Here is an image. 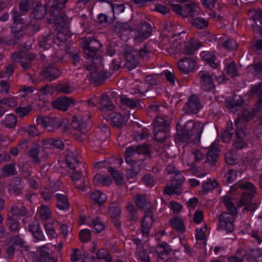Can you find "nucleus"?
<instances>
[{"instance_id": "43", "label": "nucleus", "mask_w": 262, "mask_h": 262, "mask_svg": "<svg viewBox=\"0 0 262 262\" xmlns=\"http://www.w3.org/2000/svg\"><path fill=\"white\" fill-rule=\"evenodd\" d=\"M90 226L93 228L94 231L99 233L104 229V225L99 218L95 217L92 220Z\"/></svg>"}, {"instance_id": "53", "label": "nucleus", "mask_w": 262, "mask_h": 262, "mask_svg": "<svg viewBox=\"0 0 262 262\" xmlns=\"http://www.w3.org/2000/svg\"><path fill=\"white\" fill-rule=\"evenodd\" d=\"M97 257L98 259H104L106 262H112L113 258L107 250L101 249L97 253Z\"/></svg>"}, {"instance_id": "16", "label": "nucleus", "mask_w": 262, "mask_h": 262, "mask_svg": "<svg viewBox=\"0 0 262 262\" xmlns=\"http://www.w3.org/2000/svg\"><path fill=\"white\" fill-rule=\"evenodd\" d=\"M71 129L81 134H85L88 131L87 123L80 116L74 117L71 123Z\"/></svg>"}, {"instance_id": "36", "label": "nucleus", "mask_w": 262, "mask_h": 262, "mask_svg": "<svg viewBox=\"0 0 262 262\" xmlns=\"http://www.w3.org/2000/svg\"><path fill=\"white\" fill-rule=\"evenodd\" d=\"M135 201L139 208L141 209L146 208V210L151 209V204L147 202L145 195L138 194L135 198Z\"/></svg>"}, {"instance_id": "9", "label": "nucleus", "mask_w": 262, "mask_h": 262, "mask_svg": "<svg viewBox=\"0 0 262 262\" xmlns=\"http://www.w3.org/2000/svg\"><path fill=\"white\" fill-rule=\"evenodd\" d=\"M124 54L126 58L125 67L129 70L135 69L139 63L137 52L129 48L126 50Z\"/></svg>"}, {"instance_id": "26", "label": "nucleus", "mask_w": 262, "mask_h": 262, "mask_svg": "<svg viewBox=\"0 0 262 262\" xmlns=\"http://www.w3.org/2000/svg\"><path fill=\"white\" fill-rule=\"evenodd\" d=\"M66 161L67 165L71 169H74L78 163V160L73 151L67 150L66 152Z\"/></svg>"}, {"instance_id": "7", "label": "nucleus", "mask_w": 262, "mask_h": 262, "mask_svg": "<svg viewBox=\"0 0 262 262\" xmlns=\"http://www.w3.org/2000/svg\"><path fill=\"white\" fill-rule=\"evenodd\" d=\"M247 14L249 18L254 21V23L251 25V27L254 32L262 34V10L256 11L249 9Z\"/></svg>"}, {"instance_id": "2", "label": "nucleus", "mask_w": 262, "mask_h": 262, "mask_svg": "<svg viewBox=\"0 0 262 262\" xmlns=\"http://www.w3.org/2000/svg\"><path fill=\"white\" fill-rule=\"evenodd\" d=\"M167 172L171 175V184L167 185L164 192L169 195L179 194L181 193L180 188L184 180L183 176L173 164H169L166 167Z\"/></svg>"}, {"instance_id": "47", "label": "nucleus", "mask_w": 262, "mask_h": 262, "mask_svg": "<svg viewBox=\"0 0 262 262\" xmlns=\"http://www.w3.org/2000/svg\"><path fill=\"white\" fill-rule=\"evenodd\" d=\"M10 211L12 213L13 215L16 216H22L24 215L27 213V210L26 208L20 204L15 205L13 206L11 209Z\"/></svg>"}, {"instance_id": "25", "label": "nucleus", "mask_w": 262, "mask_h": 262, "mask_svg": "<svg viewBox=\"0 0 262 262\" xmlns=\"http://www.w3.org/2000/svg\"><path fill=\"white\" fill-rule=\"evenodd\" d=\"M121 103L131 109L140 108L141 106L138 100L130 99L125 95L119 96Z\"/></svg>"}, {"instance_id": "49", "label": "nucleus", "mask_w": 262, "mask_h": 262, "mask_svg": "<svg viewBox=\"0 0 262 262\" xmlns=\"http://www.w3.org/2000/svg\"><path fill=\"white\" fill-rule=\"evenodd\" d=\"M219 149L217 147H212L207 153V160L211 163H215L218 156Z\"/></svg>"}, {"instance_id": "27", "label": "nucleus", "mask_w": 262, "mask_h": 262, "mask_svg": "<svg viewBox=\"0 0 262 262\" xmlns=\"http://www.w3.org/2000/svg\"><path fill=\"white\" fill-rule=\"evenodd\" d=\"M201 56L212 69L217 68L218 62L216 61L214 55L212 53L208 51H203L201 53Z\"/></svg>"}, {"instance_id": "45", "label": "nucleus", "mask_w": 262, "mask_h": 262, "mask_svg": "<svg viewBox=\"0 0 262 262\" xmlns=\"http://www.w3.org/2000/svg\"><path fill=\"white\" fill-rule=\"evenodd\" d=\"M94 181L97 184L102 185H108L112 183L111 179L105 175L96 174L94 177Z\"/></svg>"}, {"instance_id": "11", "label": "nucleus", "mask_w": 262, "mask_h": 262, "mask_svg": "<svg viewBox=\"0 0 262 262\" xmlns=\"http://www.w3.org/2000/svg\"><path fill=\"white\" fill-rule=\"evenodd\" d=\"M71 177L77 189L82 191L86 190L88 181L86 177L82 175L81 171H74L71 173Z\"/></svg>"}, {"instance_id": "8", "label": "nucleus", "mask_w": 262, "mask_h": 262, "mask_svg": "<svg viewBox=\"0 0 262 262\" xmlns=\"http://www.w3.org/2000/svg\"><path fill=\"white\" fill-rule=\"evenodd\" d=\"M256 193L255 185L247 181V211H254L257 207V204L253 199Z\"/></svg>"}, {"instance_id": "29", "label": "nucleus", "mask_w": 262, "mask_h": 262, "mask_svg": "<svg viewBox=\"0 0 262 262\" xmlns=\"http://www.w3.org/2000/svg\"><path fill=\"white\" fill-rule=\"evenodd\" d=\"M100 105V110L103 112L112 111L114 108V105L110 101L108 96L105 94H102Z\"/></svg>"}, {"instance_id": "37", "label": "nucleus", "mask_w": 262, "mask_h": 262, "mask_svg": "<svg viewBox=\"0 0 262 262\" xmlns=\"http://www.w3.org/2000/svg\"><path fill=\"white\" fill-rule=\"evenodd\" d=\"M57 223V221L56 220H53L44 225L46 233L52 238H55L57 236L55 229Z\"/></svg>"}, {"instance_id": "63", "label": "nucleus", "mask_w": 262, "mask_h": 262, "mask_svg": "<svg viewBox=\"0 0 262 262\" xmlns=\"http://www.w3.org/2000/svg\"><path fill=\"white\" fill-rule=\"evenodd\" d=\"M109 212L112 217H116L120 215L121 211L117 204L112 203L109 207Z\"/></svg>"}, {"instance_id": "56", "label": "nucleus", "mask_w": 262, "mask_h": 262, "mask_svg": "<svg viewBox=\"0 0 262 262\" xmlns=\"http://www.w3.org/2000/svg\"><path fill=\"white\" fill-rule=\"evenodd\" d=\"M39 149L38 147H34L28 151V155L35 163H39L40 159L38 157Z\"/></svg>"}, {"instance_id": "52", "label": "nucleus", "mask_w": 262, "mask_h": 262, "mask_svg": "<svg viewBox=\"0 0 262 262\" xmlns=\"http://www.w3.org/2000/svg\"><path fill=\"white\" fill-rule=\"evenodd\" d=\"M218 185V183L214 180L209 179L206 182H204L203 185V190L205 192L214 190Z\"/></svg>"}, {"instance_id": "3", "label": "nucleus", "mask_w": 262, "mask_h": 262, "mask_svg": "<svg viewBox=\"0 0 262 262\" xmlns=\"http://www.w3.org/2000/svg\"><path fill=\"white\" fill-rule=\"evenodd\" d=\"M235 124L236 127L235 135L236 140L234 143V146L237 148L241 149L245 146L246 137V116L244 114V111L235 121Z\"/></svg>"}, {"instance_id": "15", "label": "nucleus", "mask_w": 262, "mask_h": 262, "mask_svg": "<svg viewBox=\"0 0 262 262\" xmlns=\"http://www.w3.org/2000/svg\"><path fill=\"white\" fill-rule=\"evenodd\" d=\"M154 222L151 209L146 210L142 222L141 232L143 236H147Z\"/></svg>"}, {"instance_id": "33", "label": "nucleus", "mask_w": 262, "mask_h": 262, "mask_svg": "<svg viewBox=\"0 0 262 262\" xmlns=\"http://www.w3.org/2000/svg\"><path fill=\"white\" fill-rule=\"evenodd\" d=\"M138 154L136 146H130L126 148L125 151V161L127 163L133 166L135 161L132 159V157Z\"/></svg>"}, {"instance_id": "17", "label": "nucleus", "mask_w": 262, "mask_h": 262, "mask_svg": "<svg viewBox=\"0 0 262 262\" xmlns=\"http://www.w3.org/2000/svg\"><path fill=\"white\" fill-rule=\"evenodd\" d=\"M244 102V99L238 95H235L233 97H229L225 99L226 106L233 112L238 110Z\"/></svg>"}, {"instance_id": "42", "label": "nucleus", "mask_w": 262, "mask_h": 262, "mask_svg": "<svg viewBox=\"0 0 262 262\" xmlns=\"http://www.w3.org/2000/svg\"><path fill=\"white\" fill-rule=\"evenodd\" d=\"M170 224L179 232L183 233L185 231L184 223L182 219L179 217H174L170 220Z\"/></svg>"}, {"instance_id": "44", "label": "nucleus", "mask_w": 262, "mask_h": 262, "mask_svg": "<svg viewBox=\"0 0 262 262\" xmlns=\"http://www.w3.org/2000/svg\"><path fill=\"white\" fill-rule=\"evenodd\" d=\"M246 255V251L241 248L237 249L236 254L229 258V262H244L243 258Z\"/></svg>"}, {"instance_id": "62", "label": "nucleus", "mask_w": 262, "mask_h": 262, "mask_svg": "<svg viewBox=\"0 0 262 262\" xmlns=\"http://www.w3.org/2000/svg\"><path fill=\"white\" fill-rule=\"evenodd\" d=\"M8 225L11 231L16 232L19 229V223L18 221L13 217H8Z\"/></svg>"}, {"instance_id": "59", "label": "nucleus", "mask_w": 262, "mask_h": 262, "mask_svg": "<svg viewBox=\"0 0 262 262\" xmlns=\"http://www.w3.org/2000/svg\"><path fill=\"white\" fill-rule=\"evenodd\" d=\"M31 111L30 106L24 107H18L15 109L16 114L20 117H24L27 116Z\"/></svg>"}, {"instance_id": "39", "label": "nucleus", "mask_w": 262, "mask_h": 262, "mask_svg": "<svg viewBox=\"0 0 262 262\" xmlns=\"http://www.w3.org/2000/svg\"><path fill=\"white\" fill-rule=\"evenodd\" d=\"M190 23L191 25L198 29H203L208 27V22L204 18L201 17H197L192 18Z\"/></svg>"}, {"instance_id": "4", "label": "nucleus", "mask_w": 262, "mask_h": 262, "mask_svg": "<svg viewBox=\"0 0 262 262\" xmlns=\"http://www.w3.org/2000/svg\"><path fill=\"white\" fill-rule=\"evenodd\" d=\"M236 215L224 212L219 216L218 229L225 231L227 233L232 232L234 229V222Z\"/></svg>"}, {"instance_id": "57", "label": "nucleus", "mask_w": 262, "mask_h": 262, "mask_svg": "<svg viewBox=\"0 0 262 262\" xmlns=\"http://www.w3.org/2000/svg\"><path fill=\"white\" fill-rule=\"evenodd\" d=\"M108 170L117 183L120 184L122 182L123 176L119 171L115 170L114 168L112 167H109Z\"/></svg>"}, {"instance_id": "61", "label": "nucleus", "mask_w": 262, "mask_h": 262, "mask_svg": "<svg viewBox=\"0 0 262 262\" xmlns=\"http://www.w3.org/2000/svg\"><path fill=\"white\" fill-rule=\"evenodd\" d=\"M12 15V20L14 24H24V20L21 16L23 13L20 14L19 12L16 10H13L11 12Z\"/></svg>"}, {"instance_id": "12", "label": "nucleus", "mask_w": 262, "mask_h": 262, "mask_svg": "<svg viewBox=\"0 0 262 262\" xmlns=\"http://www.w3.org/2000/svg\"><path fill=\"white\" fill-rule=\"evenodd\" d=\"M151 27L147 23H141L135 36V39L139 42H142L148 38L151 35Z\"/></svg>"}, {"instance_id": "55", "label": "nucleus", "mask_w": 262, "mask_h": 262, "mask_svg": "<svg viewBox=\"0 0 262 262\" xmlns=\"http://www.w3.org/2000/svg\"><path fill=\"white\" fill-rule=\"evenodd\" d=\"M58 73L57 69L49 68L45 71V74L49 80L52 81L58 77Z\"/></svg>"}, {"instance_id": "40", "label": "nucleus", "mask_w": 262, "mask_h": 262, "mask_svg": "<svg viewBox=\"0 0 262 262\" xmlns=\"http://www.w3.org/2000/svg\"><path fill=\"white\" fill-rule=\"evenodd\" d=\"M170 251L169 246L166 243L158 245L156 248V252L159 257L162 259L166 256Z\"/></svg>"}, {"instance_id": "31", "label": "nucleus", "mask_w": 262, "mask_h": 262, "mask_svg": "<svg viewBox=\"0 0 262 262\" xmlns=\"http://www.w3.org/2000/svg\"><path fill=\"white\" fill-rule=\"evenodd\" d=\"M222 201L227 210L229 211V214H233L235 215L237 214L236 208L234 205L235 202L234 199L231 198L228 196H225L223 197Z\"/></svg>"}, {"instance_id": "41", "label": "nucleus", "mask_w": 262, "mask_h": 262, "mask_svg": "<svg viewBox=\"0 0 262 262\" xmlns=\"http://www.w3.org/2000/svg\"><path fill=\"white\" fill-rule=\"evenodd\" d=\"M46 9L42 5H37L34 9L33 14L36 19H40L44 18L46 14Z\"/></svg>"}, {"instance_id": "14", "label": "nucleus", "mask_w": 262, "mask_h": 262, "mask_svg": "<svg viewBox=\"0 0 262 262\" xmlns=\"http://www.w3.org/2000/svg\"><path fill=\"white\" fill-rule=\"evenodd\" d=\"M201 108L198 97L192 95L189 98L188 101L184 106L183 109L188 114H196Z\"/></svg>"}, {"instance_id": "20", "label": "nucleus", "mask_w": 262, "mask_h": 262, "mask_svg": "<svg viewBox=\"0 0 262 262\" xmlns=\"http://www.w3.org/2000/svg\"><path fill=\"white\" fill-rule=\"evenodd\" d=\"M200 8L199 5L195 3H190L186 4L183 10V16L187 17H194L200 13Z\"/></svg>"}, {"instance_id": "13", "label": "nucleus", "mask_w": 262, "mask_h": 262, "mask_svg": "<svg viewBox=\"0 0 262 262\" xmlns=\"http://www.w3.org/2000/svg\"><path fill=\"white\" fill-rule=\"evenodd\" d=\"M177 64L181 72L188 74L194 69L196 66V61L192 58L185 57L180 59Z\"/></svg>"}, {"instance_id": "50", "label": "nucleus", "mask_w": 262, "mask_h": 262, "mask_svg": "<svg viewBox=\"0 0 262 262\" xmlns=\"http://www.w3.org/2000/svg\"><path fill=\"white\" fill-rule=\"evenodd\" d=\"M234 133V128L232 125H228L226 129L222 133V140L224 142H229Z\"/></svg>"}, {"instance_id": "38", "label": "nucleus", "mask_w": 262, "mask_h": 262, "mask_svg": "<svg viewBox=\"0 0 262 262\" xmlns=\"http://www.w3.org/2000/svg\"><path fill=\"white\" fill-rule=\"evenodd\" d=\"M90 198L94 202L99 204L103 203L107 199L106 195L98 190H96L92 192L90 194Z\"/></svg>"}, {"instance_id": "5", "label": "nucleus", "mask_w": 262, "mask_h": 262, "mask_svg": "<svg viewBox=\"0 0 262 262\" xmlns=\"http://www.w3.org/2000/svg\"><path fill=\"white\" fill-rule=\"evenodd\" d=\"M198 76L200 79L201 84L204 90L210 92L214 90L213 74L206 70H202L198 73Z\"/></svg>"}, {"instance_id": "30", "label": "nucleus", "mask_w": 262, "mask_h": 262, "mask_svg": "<svg viewBox=\"0 0 262 262\" xmlns=\"http://www.w3.org/2000/svg\"><path fill=\"white\" fill-rule=\"evenodd\" d=\"M40 218L43 221L55 220L52 217V213L50 208L45 205H41L38 210Z\"/></svg>"}, {"instance_id": "46", "label": "nucleus", "mask_w": 262, "mask_h": 262, "mask_svg": "<svg viewBox=\"0 0 262 262\" xmlns=\"http://www.w3.org/2000/svg\"><path fill=\"white\" fill-rule=\"evenodd\" d=\"M57 92L60 93L70 94L75 91V89L67 83L59 84L55 87Z\"/></svg>"}, {"instance_id": "51", "label": "nucleus", "mask_w": 262, "mask_h": 262, "mask_svg": "<svg viewBox=\"0 0 262 262\" xmlns=\"http://www.w3.org/2000/svg\"><path fill=\"white\" fill-rule=\"evenodd\" d=\"M43 145L45 148H48V145L53 146L57 148H61L63 147V143L59 139H50L45 140L43 142Z\"/></svg>"}, {"instance_id": "10", "label": "nucleus", "mask_w": 262, "mask_h": 262, "mask_svg": "<svg viewBox=\"0 0 262 262\" xmlns=\"http://www.w3.org/2000/svg\"><path fill=\"white\" fill-rule=\"evenodd\" d=\"M101 46V43L97 39H91L83 47V52L88 57L92 59L96 56Z\"/></svg>"}, {"instance_id": "32", "label": "nucleus", "mask_w": 262, "mask_h": 262, "mask_svg": "<svg viewBox=\"0 0 262 262\" xmlns=\"http://www.w3.org/2000/svg\"><path fill=\"white\" fill-rule=\"evenodd\" d=\"M57 200V207L60 210H67L69 207L67 197L62 194L57 193L55 195Z\"/></svg>"}, {"instance_id": "21", "label": "nucleus", "mask_w": 262, "mask_h": 262, "mask_svg": "<svg viewBox=\"0 0 262 262\" xmlns=\"http://www.w3.org/2000/svg\"><path fill=\"white\" fill-rule=\"evenodd\" d=\"M38 125H42L46 127H51L52 128L58 127L59 125V122L53 117L48 116H39L36 119Z\"/></svg>"}, {"instance_id": "64", "label": "nucleus", "mask_w": 262, "mask_h": 262, "mask_svg": "<svg viewBox=\"0 0 262 262\" xmlns=\"http://www.w3.org/2000/svg\"><path fill=\"white\" fill-rule=\"evenodd\" d=\"M252 94L259 93L261 94L259 100L258 102V105L259 108H262V83L257 85H255L251 90Z\"/></svg>"}, {"instance_id": "34", "label": "nucleus", "mask_w": 262, "mask_h": 262, "mask_svg": "<svg viewBox=\"0 0 262 262\" xmlns=\"http://www.w3.org/2000/svg\"><path fill=\"white\" fill-rule=\"evenodd\" d=\"M11 60L14 62H19L24 70H27L30 68V62H26L24 54L21 53H14L11 55Z\"/></svg>"}, {"instance_id": "58", "label": "nucleus", "mask_w": 262, "mask_h": 262, "mask_svg": "<svg viewBox=\"0 0 262 262\" xmlns=\"http://www.w3.org/2000/svg\"><path fill=\"white\" fill-rule=\"evenodd\" d=\"M226 72L231 77H234L237 75V70L234 62H231L227 65Z\"/></svg>"}, {"instance_id": "24", "label": "nucleus", "mask_w": 262, "mask_h": 262, "mask_svg": "<svg viewBox=\"0 0 262 262\" xmlns=\"http://www.w3.org/2000/svg\"><path fill=\"white\" fill-rule=\"evenodd\" d=\"M108 118L111 123L113 126L118 127H122L125 125L126 122V120L124 116L120 114H117L115 112L110 114Z\"/></svg>"}, {"instance_id": "54", "label": "nucleus", "mask_w": 262, "mask_h": 262, "mask_svg": "<svg viewBox=\"0 0 262 262\" xmlns=\"http://www.w3.org/2000/svg\"><path fill=\"white\" fill-rule=\"evenodd\" d=\"M221 44L224 49L228 50H233L237 47V43L231 38L223 39Z\"/></svg>"}, {"instance_id": "60", "label": "nucleus", "mask_w": 262, "mask_h": 262, "mask_svg": "<svg viewBox=\"0 0 262 262\" xmlns=\"http://www.w3.org/2000/svg\"><path fill=\"white\" fill-rule=\"evenodd\" d=\"M91 232L89 229H83L79 233V238L83 242H88L91 238Z\"/></svg>"}, {"instance_id": "35", "label": "nucleus", "mask_w": 262, "mask_h": 262, "mask_svg": "<svg viewBox=\"0 0 262 262\" xmlns=\"http://www.w3.org/2000/svg\"><path fill=\"white\" fill-rule=\"evenodd\" d=\"M169 122L162 117H157L154 122V130L159 131L168 129Z\"/></svg>"}, {"instance_id": "6", "label": "nucleus", "mask_w": 262, "mask_h": 262, "mask_svg": "<svg viewBox=\"0 0 262 262\" xmlns=\"http://www.w3.org/2000/svg\"><path fill=\"white\" fill-rule=\"evenodd\" d=\"M84 67L90 72L89 79L91 83L98 85L107 78V73L101 71H98L94 64L85 65Z\"/></svg>"}, {"instance_id": "28", "label": "nucleus", "mask_w": 262, "mask_h": 262, "mask_svg": "<svg viewBox=\"0 0 262 262\" xmlns=\"http://www.w3.org/2000/svg\"><path fill=\"white\" fill-rule=\"evenodd\" d=\"M10 190L16 195L21 193V191L24 187V183L19 178H15L10 183Z\"/></svg>"}, {"instance_id": "22", "label": "nucleus", "mask_w": 262, "mask_h": 262, "mask_svg": "<svg viewBox=\"0 0 262 262\" xmlns=\"http://www.w3.org/2000/svg\"><path fill=\"white\" fill-rule=\"evenodd\" d=\"M231 189L232 190H236L237 193H241L242 194V196L241 198L240 201L238 205L239 207L244 206L246 204V198L245 196L246 182L243 181H238L231 187Z\"/></svg>"}, {"instance_id": "48", "label": "nucleus", "mask_w": 262, "mask_h": 262, "mask_svg": "<svg viewBox=\"0 0 262 262\" xmlns=\"http://www.w3.org/2000/svg\"><path fill=\"white\" fill-rule=\"evenodd\" d=\"M16 118L12 114L7 115L4 120V123L6 127L10 128H13L16 126Z\"/></svg>"}, {"instance_id": "19", "label": "nucleus", "mask_w": 262, "mask_h": 262, "mask_svg": "<svg viewBox=\"0 0 262 262\" xmlns=\"http://www.w3.org/2000/svg\"><path fill=\"white\" fill-rule=\"evenodd\" d=\"M74 100L71 97H62L58 98L53 103L54 108L66 111L74 103Z\"/></svg>"}, {"instance_id": "23", "label": "nucleus", "mask_w": 262, "mask_h": 262, "mask_svg": "<svg viewBox=\"0 0 262 262\" xmlns=\"http://www.w3.org/2000/svg\"><path fill=\"white\" fill-rule=\"evenodd\" d=\"M200 46L199 42L193 38H191L184 45L183 53L185 54L191 55L199 49Z\"/></svg>"}, {"instance_id": "18", "label": "nucleus", "mask_w": 262, "mask_h": 262, "mask_svg": "<svg viewBox=\"0 0 262 262\" xmlns=\"http://www.w3.org/2000/svg\"><path fill=\"white\" fill-rule=\"evenodd\" d=\"M35 260L36 262H55L46 245L40 247L37 250Z\"/></svg>"}, {"instance_id": "1", "label": "nucleus", "mask_w": 262, "mask_h": 262, "mask_svg": "<svg viewBox=\"0 0 262 262\" xmlns=\"http://www.w3.org/2000/svg\"><path fill=\"white\" fill-rule=\"evenodd\" d=\"M203 130V125L202 123L189 120L184 125L182 130L180 131V135L182 136L183 141L190 140L196 143L200 141Z\"/></svg>"}]
</instances>
